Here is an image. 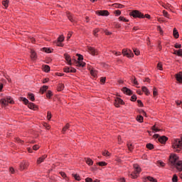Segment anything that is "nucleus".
<instances>
[{
	"label": "nucleus",
	"instance_id": "22",
	"mask_svg": "<svg viewBox=\"0 0 182 182\" xmlns=\"http://www.w3.org/2000/svg\"><path fill=\"white\" fill-rule=\"evenodd\" d=\"M142 92L146 95V96H149L150 95V91H149V89H147L146 87H141Z\"/></svg>",
	"mask_w": 182,
	"mask_h": 182
},
{
	"label": "nucleus",
	"instance_id": "64",
	"mask_svg": "<svg viewBox=\"0 0 182 182\" xmlns=\"http://www.w3.org/2000/svg\"><path fill=\"white\" fill-rule=\"evenodd\" d=\"M92 181H93V180L92 178H87L85 179V182H92Z\"/></svg>",
	"mask_w": 182,
	"mask_h": 182
},
{
	"label": "nucleus",
	"instance_id": "15",
	"mask_svg": "<svg viewBox=\"0 0 182 182\" xmlns=\"http://www.w3.org/2000/svg\"><path fill=\"white\" fill-rule=\"evenodd\" d=\"M48 157L47 155H43L41 157L38 158L37 159V164H41V163H43L45 161V159Z\"/></svg>",
	"mask_w": 182,
	"mask_h": 182
},
{
	"label": "nucleus",
	"instance_id": "53",
	"mask_svg": "<svg viewBox=\"0 0 182 182\" xmlns=\"http://www.w3.org/2000/svg\"><path fill=\"white\" fill-rule=\"evenodd\" d=\"M131 100L132 102H136V100H137V97L136 95H132L131 97Z\"/></svg>",
	"mask_w": 182,
	"mask_h": 182
},
{
	"label": "nucleus",
	"instance_id": "36",
	"mask_svg": "<svg viewBox=\"0 0 182 182\" xmlns=\"http://www.w3.org/2000/svg\"><path fill=\"white\" fill-rule=\"evenodd\" d=\"M44 72H49L50 70V67L49 65H44L43 67Z\"/></svg>",
	"mask_w": 182,
	"mask_h": 182
},
{
	"label": "nucleus",
	"instance_id": "27",
	"mask_svg": "<svg viewBox=\"0 0 182 182\" xmlns=\"http://www.w3.org/2000/svg\"><path fill=\"white\" fill-rule=\"evenodd\" d=\"M90 75L93 76V77H96L97 76V70H90Z\"/></svg>",
	"mask_w": 182,
	"mask_h": 182
},
{
	"label": "nucleus",
	"instance_id": "24",
	"mask_svg": "<svg viewBox=\"0 0 182 182\" xmlns=\"http://www.w3.org/2000/svg\"><path fill=\"white\" fill-rule=\"evenodd\" d=\"M48 89V87L46 85H44L40 89V92L41 93H42V95H43V93H45V92H46Z\"/></svg>",
	"mask_w": 182,
	"mask_h": 182
},
{
	"label": "nucleus",
	"instance_id": "20",
	"mask_svg": "<svg viewBox=\"0 0 182 182\" xmlns=\"http://www.w3.org/2000/svg\"><path fill=\"white\" fill-rule=\"evenodd\" d=\"M28 107H29V109H31L32 110H36V109H38V107H36V105H35V104L32 102H28Z\"/></svg>",
	"mask_w": 182,
	"mask_h": 182
},
{
	"label": "nucleus",
	"instance_id": "60",
	"mask_svg": "<svg viewBox=\"0 0 182 182\" xmlns=\"http://www.w3.org/2000/svg\"><path fill=\"white\" fill-rule=\"evenodd\" d=\"M60 174L63 178H66V173L65 172H60Z\"/></svg>",
	"mask_w": 182,
	"mask_h": 182
},
{
	"label": "nucleus",
	"instance_id": "42",
	"mask_svg": "<svg viewBox=\"0 0 182 182\" xmlns=\"http://www.w3.org/2000/svg\"><path fill=\"white\" fill-rule=\"evenodd\" d=\"M137 122H139V123H142L143 122V116L140 115L136 117Z\"/></svg>",
	"mask_w": 182,
	"mask_h": 182
},
{
	"label": "nucleus",
	"instance_id": "7",
	"mask_svg": "<svg viewBox=\"0 0 182 182\" xmlns=\"http://www.w3.org/2000/svg\"><path fill=\"white\" fill-rule=\"evenodd\" d=\"M122 54L124 55V56H127V58H133L134 56V54H133V51H132L131 50L123 49Z\"/></svg>",
	"mask_w": 182,
	"mask_h": 182
},
{
	"label": "nucleus",
	"instance_id": "35",
	"mask_svg": "<svg viewBox=\"0 0 182 182\" xmlns=\"http://www.w3.org/2000/svg\"><path fill=\"white\" fill-rule=\"evenodd\" d=\"M97 164H98V166H100L101 167L107 166V163H106L105 161L98 162V163H97Z\"/></svg>",
	"mask_w": 182,
	"mask_h": 182
},
{
	"label": "nucleus",
	"instance_id": "38",
	"mask_svg": "<svg viewBox=\"0 0 182 182\" xmlns=\"http://www.w3.org/2000/svg\"><path fill=\"white\" fill-rule=\"evenodd\" d=\"M157 166H159V167H164L165 164L163 161H158Z\"/></svg>",
	"mask_w": 182,
	"mask_h": 182
},
{
	"label": "nucleus",
	"instance_id": "25",
	"mask_svg": "<svg viewBox=\"0 0 182 182\" xmlns=\"http://www.w3.org/2000/svg\"><path fill=\"white\" fill-rule=\"evenodd\" d=\"M63 89H65V85L63 84H59L58 85L57 90L58 92H62V90H63Z\"/></svg>",
	"mask_w": 182,
	"mask_h": 182
},
{
	"label": "nucleus",
	"instance_id": "59",
	"mask_svg": "<svg viewBox=\"0 0 182 182\" xmlns=\"http://www.w3.org/2000/svg\"><path fill=\"white\" fill-rule=\"evenodd\" d=\"M154 96H157V88L154 87L153 90Z\"/></svg>",
	"mask_w": 182,
	"mask_h": 182
},
{
	"label": "nucleus",
	"instance_id": "47",
	"mask_svg": "<svg viewBox=\"0 0 182 182\" xmlns=\"http://www.w3.org/2000/svg\"><path fill=\"white\" fill-rule=\"evenodd\" d=\"M119 21H122L123 22H129L128 19H126V18L123 17V16H120L119 18Z\"/></svg>",
	"mask_w": 182,
	"mask_h": 182
},
{
	"label": "nucleus",
	"instance_id": "2",
	"mask_svg": "<svg viewBox=\"0 0 182 182\" xmlns=\"http://www.w3.org/2000/svg\"><path fill=\"white\" fill-rule=\"evenodd\" d=\"M134 171L130 173L129 176L132 178H137L138 174L141 171V168L139 166V164H134Z\"/></svg>",
	"mask_w": 182,
	"mask_h": 182
},
{
	"label": "nucleus",
	"instance_id": "48",
	"mask_svg": "<svg viewBox=\"0 0 182 182\" xmlns=\"http://www.w3.org/2000/svg\"><path fill=\"white\" fill-rule=\"evenodd\" d=\"M64 72H65V73H70V68L69 67H65L64 68Z\"/></svg>",
	"mask_w": 182,
	"mask_h": 182
},
{
	"label": "nucleus",
	"instance_id": "49",
	"mask_svg": "<svg viewBox=\"0 0 182 182\" xmlns=\"http://www.w3.org/2000/svg\"><path fill=\"white\" fill-rule=\"evenodd\" d=\"M157 68L159 69V70H163V65L161 64V63H158Z\"/></svg>",
	"mask_w": 182,
	"mask_h": 182
},
{
	"label": "nucleus",
	"instance_id": "62",
	"mask_svg": "<svg viewBox=\"0 0 182 182\" xmlns=\"http://www.w3.org/2000/svg\"><path fill=\"white\" fill-rule=\"evenodd\" d=\"M137 103H138L139 106H140V107H143V102H141V100H138Z\"/></svg>",
	"mask_w": 182,
	"mask_h": 182
},
{
	"label": "nucleus",
	"instance_id": "21",
	"mask_svg": "<svg viewBox=\"0 0 182 182\" xmlns=\"http://www.w3.org/2000/svg\"><path fill=\"white\" fill-rule=\"evenodd\" d=\"M173 35L176 39H178V36H180V35L178 34L177 28H173Z\"/></svg>",
	"mask_w": 182,
	"mask_h": 182
},
{
	"label": "nucleus",
	"instance_id": "19",
	"mask_svg": "<svg viewBox=\"0 0 182 182\" xmlns=\"http://www.w3.org/2000/svg\"><path fill=\"white\" fill-rule=\"evenodd\" d=\"M65 59L68 62V65H72V59H70V55L68 54H65Z\"/></svg>",
	"mask_w": 182,
	"mask_h": 182
},
{
	"label": "nucleus",
	"instance_id": "40",
	"mask_svg": "<svg viewBox=\"0 0 182 182\" xmlns=\"http://www.w3.org/2000/svg\"><path fill=\"white\" fill-rule=\"evenodd\" d=\"M43 52H46V53H52V50L48 48H43Z\"/></svg>",
	"mask_w": 182,
	"mask_h": 182
},
{
	"label": "nucleus",
	"instance_id": "9",
	"mask_svg": "<svg viewBox=\"0 0 182 182\" xmlns=\"http://www.w3.org/2000/svg\"><path fill=\"white\" fill-rule=\"evenodd\" d=\"M114 105L115 107H120V105H124V102H123V100L120 98H116L114 100Z\"/></svg>",
	"mask_w": 182,
	"mask_h": 182
},
{
	"label": "nucleus",
	"instance_id": "10",
	"mask_svg": "<svg viewBox=\"0 0 182 182\" xmlns=\"http://www.w3.org/2000/svg\"><path fill=\"white\" fill-rule=\"evenodd\" d=\"M88 52L92 55L93 56H95L96 55H99V52L97 50H96L95 48L92 47H88L87 48Z\"/></svg>",
	"mask_w": 182,
	"mask_h": 182
},
{
	"label": "nucleus",
	"instance_id": "58",
	"mask_svg": "<svg viewBox=\"0 0 182 182\" xmlns=\"http://www.w3.org/2000/svg\"><path fill=\"white\" fill-rule=\"evenodd\" d=\"M70 73H76V69L73 68H70Z\"/></svg>",
	"mask_w": 182,
	"mask_h": 182
},
{
	"label": "nucleus",
	"instance_id": "31",
	"mask_svg": "<svg viewBox=\"0 0 182 182\" xmlns=\"http://www.w3.org/2000/svg\"><path fill=\"white\" fill-rule=\"evenodd\" d=\"M9 4V0H4L2 1V4L4 6L5 8H8Z\"/></svg>",
	"mask_w": 182,
	"mask_h": 182
},
{
	"label": "nucleus",
	"instance_id": "14",
	"mask_svg": "<svg viewBox=\"0 0 182 182\" xmlns=\"http://www.w3.org/2000/svg\"><path fill=\"white\" fill-rule=\"evenodd\" d=\"M122 92L124 93H126V95H129V96H130V95H133V92L130 89H129L126 87L122 88Z\"/></svg>",
	"mask_w": 182,
	"mask_h": 182
},
{
	"label": "nucleus",
	"instance_id": "26",
	"mask_svg": "<svg viewBox=\"0 0 182 182\" xmlns=\"http://www.w3.org/2000/svg\"><path fill=\"white\" fill-rule=\"evenodd\" d=\"M69 127H70V124H66V125L63 128V133L65 134L67 130H69Z\"/></svg>",
	"mask_w": 182,
	"mask_h": 182
},
{
	"label": "nucleus",
	"instance_id": "63",
	"mask_svg": "<svg viewBox=\"0 0 182 182\" xmlns=\"http://www.w3.org/2000/svg\"><path fill=\"white\" fill-rule=\"evenodd\" d=\"M100 82H101L102 83H105V82H106V77H102L100 78Z\"/></svg>",
	"mask_w": 182,
	"mask_h": 182
},
{
	"label": "nucleus",
	"instance_id": "39",
	"mask_svg": "<svg viewBox=\"0 0 182 182\" xmlns=\"http://www.w3.org/2000/svg\"><path fill=\"white\" fill-rule=\"evenodd\" d=\"M172 181L173 182H178V177L177 175L174 174L173 178H172Z\"/></svg>",
	"mask_w": 182,
	"mask_h": 182
},
{
	"label": "nucleus",
	"instance_id": "13",
	"mask_svg": "<svg viewBox=\"0 0 182 182\" xmlns=\"http://www.w3.org/2000/svg\"><path fill=\"white\" fill-rule=\"evenodd\" d=\"M173 167H176L178 171H182V161L177 162Z\"/></svg>",
	"mask_w": 182,
	"mask_h": 182
},
{
	"label": "nucleus",
	"instance_id": "23",
	"mask_svg": "<svg viewBox=\"0 0 182 182\" xmlns=\"http://www.w3.org/2000/svg\"><path fill=\"white\" fill-rule=\"evenodd\" d=\"M112 6H114V8H119V9L124 8V6H123V4L117 3L112 4Z\"/></svg>",
	"mask_w": 182,
	"mask_h": 182
},
{
	"label": "nucleus",
	"instance_id": "12",
	"mask_svg": "<svg viewBox=\"0 0 182 182\" xmlns=\"http://www.w3.org/2000/svg\"><path fill=\"white\" fill-rule=\"evenodd\" d=\"M158 140H159V143L164 144V143H166L167 141V140H168V138H167V136H160L158 139Z\"/></svg>",
	"mask_w": 182,
	"mask_h": 182
},
{
	"label": "nucleus",
	"instance_id": "57",
	"mask_svg": "<svg viewBox=\"0 0 182 182\" xmlns=\"http://www.w3.org/2000/svg\"><path fill=\"white\" fill-rule=\"evenodd\" d=\"M163 14H164V16H165L166 18H168V13L166 11V10L163 11Z\"/></svg>",
	"mask_w": 182,
	"mask_h": 182
},
{
	"label": "nucleus",
	"instance_id": "3",
	"mask_svg": "<svg viewBox=\"0 0 182 182\" xmlns=\"http://www.w3.org/2000/svg\"><path fill=\"white\" fill-rule=\"evenodd\" d=\"M180 161L178 160V156L177 155L173 154L171 155L169 157V164L172 166H175L177 163H178Z\"/></svg>",
	"mask_w": 182,
	"mask_h": 182
},
{
	"label": "nucleus",
	"instance_id": "37",
	"mask_svg": "<svg viewBox=\"0 0 182 182\" xmlns=\"http://www.w3.org/2000/svg\"><path fill=\"white\" fill-rule=\"evenodd\" d=\"M102 155H104L105 157H110V153L108 151H103Z\"/></svg>",
	"mask_w": 182,
	"mask_h": 182
},
{
	"label": "nucleus",
	"instance_id": "51",
	"mask_svg": "<svg viewBox=\"0 0 182 182\" xmlns=\"http://www.w3.org/2000/svg\"><path fill=\"white\" fill-rule=\"evenodd\" d=\"M51 118H52V114L50 113V112H47V119H48V120H50Z\"/></svg>",
	"mask_w": 182,
	"mask_h": 182
},
{
	"label": "nucleus",
	"instance_id": "33",
	"mask_svg": "<svg viewBox=\"0 0 182 182\" xmlns=\"http://www.w3.org/2000/svg\"><path fill=\"white\" fill-rule=\"evenodd\" d=\"M28 99L31 100V102L35 101V95L33 94H28Z\"/></svg>",
	"mask_w": 182,
	"mask_h": 182
},
{
	"label": "nucleus",
	"instance_id": "41",
	"mask_svg": "<svg viewBox=\"0 0 182 182\" xmlns=\"http://www.w3.org/2000/svg\"><path fill=\"white\" fill-rule=\"evenodd\" d=\"M68 18L69 21H70L71 22H73L75 21L73 19V16H72V14L70 13H69L68 14Z\"/></svg>",
	"mask_w": 182,
	"mask_h": 182
},
{
	"label": "nucleus",
	"instance_id": "18",
	"mask_svg": "<svg viewBox=\"0 0 182 182\" xmlns=\"http://www.w3.org/2000/svg\"><path fill=\"white\" fill-rule=\"evenodd\" d=\"M63 41H65V36H60L58 38V46H62V43H60V42H63Z\"/></svg>",
	"mask_w": 182,
	"mask_h": 182
},
{
	"label": "nucleus",
	"instance_id": "30",
	"mask_svg": "<svg viewBox=\"0 0 182 182\" xmlns=\"http://www.w3.org/2000/svg\"><path fill=\"white\" fill-rule=\"evenodd\" d=\"M72 176L75 180H77V181H80V176L75 173H73Z\"/></svg>",
	"mask_w": 182,
	"mask_h": 182
},
{
	"label": "nucleus",
	"instance_id": "50",
	"mask_svg": "<svg viewBox=\"0 0 182 182\" xmlns=\"http://www.w3.org/2000/svg\"><path fill=\"white\" fill-rule=\"evenodd\" d=\"M152 130L154 133L157 132H159L160 129H159V128L156 127V126H153L152 127Z\"/></svg>",
	"mask_w": 182,
	"mask_h": 182
},
{
	"label": "nucleus",
	"instance_id": "4",
	"mask_svg": "<svg viewBox=\"0 0 182 182\" xmlns=\"http://www.w3.org/2000/svg\"><path fill=\"white\" fill-rule=\"evenodd\" d=\"M77 56H78V61L75 62V66L85 68V66H86V63L82 62V60H83V55L77 54Z\"/></svg>",
	"mask_w": 182,
	"mask_h": 182
},
{
	"label": "nucleus",
	"instance_id": "32",
	"mask_svg": "<svg viewBox=\"0 0 182 182\" xmlns=\"http://www.w3.org/2000/svg\"><path fill=\"white\" fill-rule=\"evenodd\" d=\"M31 59H33V60H35V59H36V53H35V51L31 50Z\"/></svg>",
	"mask_w": 182,
	"mask_h": 182
},
{
	"label": "nucleus",
	"instance_id": "61",
	"mask_svg": "<svg viewBox=\"0 0 182 182\" xmlns=\"http://www.w3.org/2000/svg\"><path fill=\"white\" fill-rule=\"evenodd\" d=\"M174 48H176V49H180V48H181V44H175Z\"/></svg>",
	"mask_w": 182,
	"mask_h": 182
},
{
	"label": "nucleus",
	"instance_id": "6",
	"mask_svg": "<svg viewBox=\"0 0 182 182\" xmlns=\"http://www.w3.org/2000/svg\"><path fill=\"white\" fill-rule=\"evenodd\" d=\"M0 102L1 103V105H3V106H6L8 103H10L11 105L14 104V100L11 97H7L6 98L1 99L0 100Z\"/></svg>",
	"mask_w": 182,
	"mask_h": 182
},
{
	"label": "nucleus",
	"instance_id": "54",
	"mask_svg": "<svg viewBox=\"0 0 182 182\" xmlns=\"http://www.w3.org/2000/svg\"><path fill=\"white\" fill-rule=\"evenodd\" d=\"M40 147L41 146L39 145H34L33 146V150H39Z\"/></svg>",
	"mask_w": 182,
	"mask_h": 182
},
{
	"label": "nucleus",
	"instance_id": "44",
	"mask_svg": "<svg viewBox=\"0 0 182 182\" xmlns=\"http://www.w3.org/2000/svg\"><path fill=\"white\" fill-rule=\"evenodd\" d=\"M127 147H128V150H129V151H133V144H127Z\"/></svg>",
	"mask_w": 182,
	"mask_h": 182
},
{
	"label": "nucleus",
	"instance_id": "46",
	"mask_svg": "<svg viewBox=\"0 0 182 182\" xmlns=\"http://www.w3.org/2000/svg\"><path fill=\"white\" fill-rule=\"evenodd\" d=\"M147 180H149V181H151V182H157V181L156 179H154L153 177L151 176H148L147 177Z\"/></svg>",
	"mask_w": 182,
	"mask_h": 182
},
{
	"label": "nucleus",
	"instance_id": "28",
	"mask_svg": "<svg viewBox=\"0 0 182 182\" xmlns=\"http://www.w3.org/2000/svg\"><path fill=\"white\" fill-rule=\"evenodd\" d=\"M85 161L88 166H93V161L90 159V158H87L85 159Z\"/></svg>",
	"mask_w": 182,
	"mask_h": 182
},
{
	"label": "nucleus",
	"instance_id": "43",
	"mask_svg": "<svg viewBox=\"0 0 182 182\" xmlns=\"http://www.w3.org/2000/svg\"><path fill=\"white\" fill-rule=\"evenodd\" d=\"M175 53L178 55V56H182V49L178 50L175 51Z\"/></svg>",
	"mask_w": 182,
	"mask_h": 182
},
{
	"label": "nucleus",
	"instance_id": "29",
	"mask_svg": "<svg viewBox=\"0 0 182 182\" xmlns=\"http://www.w3.org/2000/svg\"><path fill=\"white\" fill-rule=\"evenodd\" d=\"M20 100H21V102H23V103H25V105H28L29 103V100H28V99H26V97H21Z\"/></svg>",
	"mask_w": 182,
	"mask_h": 182
},
{
	"label": "nucleus",
	"instance_id": "5",
	"mask_svg": "<svg viewBox=\"0 0 182 182\" xmlns=\"http://www.w3.org/2000/svg\"><path fill=\"white\" fill-rule=\"evenodd\" d=\"M130 16L133 18H144V14L138 10H134L129 13Z\"/></svg>",
	"mask_w": 182,
	"mask_h": 182
},
{
	"label": "nucleus",
	"instance_id": "16",
	"mask_svg": "<svg viewBox=\"0 0 182 182\" xmlns=\"http://www.w3.org/2000/svg\"><path fill=\"white\" fill-rule=\"evenodd\" d=\"M176 79L179 83H182V72L176 75Z\"/></svg>",
	"mask_w": 182,
	"mask_h": 182
},
{
	"label": "nucleus",
	"instance_id": "8",
	"mask_svg": "<svg viewBox=\"0 0 182 182\" xmlns=\"http://www.w3.org/2000/svg\"><path fill=\"white\" fill-rule=\"evenodd\" d=\"M95 14L97 15H99L100 16H109V14L107 10H101V11H95Z\"/></svg>",
	"mask_w": 182,
	"mask_h": 182
},
{
	"label": "nucleus",
	"instance_id": "45",
	"mask_svg": "<svg viewBox=\"0 0 182 182\" xmlns=\"http://www.w3.org/2000/svg\"><path fill=\"white\" fill-rule=\"evenodd\" d=\"M52 95H53L52 91L48 90L47 94H46V97H48V99H50V97H52Z\"/></svg>",
	"mask_w": 182,
	"mask_h": 182
},
{
	"label": "nucleus",
	"instance_id": "1",
	"mask_svg": "<svg viewBox=\"0 0 182 182\" xmlns=\"http://www.w3.org/2000/svg\"><path fill=\"white\" fill-rule=\"evenodd\" d=\"M172 147L176 151L180 153L182 149V136L178 139H174L172 141Z\"/></svg>",
	"mask_w": 182,
	"mask_h": 182
},
{
	"label": "nucleus",
	"instance_id": "56",
	"mask_svg": "<svg viewBox=\"0 0 182 182\" xmlns=\"http://www.w3.org/2000/svg\"><path fill=\"white\" fill-rule=\"evenodd\" d=\"M132 80L134 85H139V82H137V80H136V77L132 78Z\"/></svg>",
	"mask_w": 182,
	"mask_h": 182
},
{
	"label": "nucleus",
	"instance_id": "52",
	"mask_svg": "<svg viewBox=\"0 0 182 182\" xmlns=\"http://www.w3.org/2000/svg\"><path fill=\"white\" fill-rule=\"evenodd\" d=\"M99 28H96L93 31V35L94 36H97V33L99 32Z\"/></svg>",
	"mask_w": 182,
	"mask_h": 182
},
{
	"label": "nucleus",
	"instance_id": "34",
	"mask_svg": "<svg viewBox=\"0 0 182 182\" xmlns=\"http://www.w3.org/2000/svg\"><path fill=\"white\" fill-rule=\"evenodd\" d=\"M146 149H149V150H153V149H154V146L153 145V144H147Z\"/></svg>",
	"mask_w": 182,
	"mask_h": 182
},
{
	"label": "nucleus",
	"instance_id": "55",
	"mask_svg": "<svg viewBox=\"0 0 182 182\" xmlns=\"http://www.w3.org/2000/svg\"><path fill=\"white\" fill-rule=\"evenodd\" d=\"M134 53L136 56H139V55H140V51H139L137 49H134Z\"/></svg>",
	"mask_w": 182,
	"mask_h": 182
},
{
	"label": "nucleus",
	"instance_id": "17",
	"mask_svg": "<svg viewBox=\"0 0 182 182\" xmlns=\"http://www.w3.org/2000/svg\"><path fill=\"white\" fill-rule=\"evenodd\" d=\"M162 6L165 8V9H168V11H172L173 10V6L171 4L167 3V4H163Z\"/></svg>",
	"mask_w": 182,
	"mask_h": 182
},
{
	"label": "nucleus",
	"instance_id": "11",
	"mask_svg": "<svg viewBox=\"0 0 182 182\" xmlns=\"http://www.w3.org/2000/svg\"><path fill=\"white\" fill-rule=\"evenodd\" d=\"M28 166H29V163L24 161L21 162L20 164V170H25L26 168H28Z\"/></svg>",
	"mask_w": 182,
	"mask_h": 182
}]
</instances>
